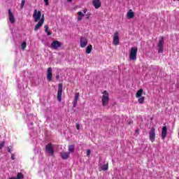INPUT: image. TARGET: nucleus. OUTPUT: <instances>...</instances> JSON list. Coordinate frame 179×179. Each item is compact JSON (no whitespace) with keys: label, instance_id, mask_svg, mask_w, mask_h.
<instances>
[{"label":"nucleus","instance_id":"1","mask_svg":"<svg viewBox=\"0 0 179 179\" xmlns=\"http://www.w3.org/2000/svg\"><path fill=\"white\" fill-rule=\"evenodd\" d=\"M102 96V106L106 107V106H108V101H110L109 94L107 90L103 92Z\"/></svg>","mask_w":179,"mask_h":179},{"label":"nucleus","instance_id":"2","mask_svg":"<svg viewBox=\"0 0 179 179\" xmlns=\"http://www.w3.org/2000/svg\"><path fill=\"white\" fill-rule=\"evenodd\" d=\"M138 54V48L132 47L130 50L129 59L130 61L136 60V55Z\"/></svg>","mask_w":179,"mask_h":179},{"label":"nucleus","instance_id":"3","mask_svg":"<svg viewBox=\"0 0 179 179\" xmlns=\"http://www.w3.org/2000/svg\"><path fill=\"white\" fill-rule=\"evenodd\" d=\"M157 47L159 48L158 52L159 54L163 52V50L164 48V37H161V39L159 41V43L157 44Z\"/></svg>","mask_w":179,"mask_h":179},{"label":"nucleus","instance_id":"4","mask_svg":"<svg viewBox=\"0 0 179 179\" xmlns=\"http://www.w3.org/2000/svg\"><path fill=\"white\" fill-rule=\"evenodd\" d=\"M63 89V86H62V83H59L58 85V91H57V100L59 103H61V101H62V90Z\"/></svg>","mask_w":179,"mask_h":179},{"label":"nucleus","instance_id":"5","mask_svg":"<svg viewBox=\"0 0 179 179\" xmlns=\"http://www.w3.org/2000/svg\"><path fill=\"white\" fill-rule=\"evenodd\" d=\"M149 138L151 142H155V140L156 139V129H155V127H152L150 129L149 132Z\"/></svg>","mask_w":179,"mask_h":179},{"label":"nucleus","instance_id":"6","mask_svg":"<svg viewBox=\"0 0 179 179\" xmlns=\"http://www.w3.org/2000/svg\"><path fill=\"white\" fill-rule=\"evenodd\" d=\"M33 17L35 20L36 22H38V20H41V11L38 10L37 12V10H34V14H33Z\"/></svg>","mask_w":179,"mask_h":179},{"label":"nucleus","instance_id":"7","mask_svg":"<svg viewBox=\"0 0 179 179\" xmlns=\"http://www.w3.org/2000/svg\"><path fill=\"white\" fill-rule=\"evenodd\" d=\"M45 150L48 153H49V155H50V156H54L55 151L54 148H52V144L49 143L46 145Z\"/></svg>","mask_w":179,"mask_h":179},{"label":"nucleus","instance_id":"8","mask_svg":"<svg viewBox=\"0 0 179 179\" xmlns=\"http://www.w3.org/2000/svg\"><path fill=\"white\" fill-rule=\"evenodd\" d=\"M113 45H118L120 44V34L116 31L113 35Z\"/></svg>","mask_w":179,"mask_h":179},{"label":"nucleus","instance_id":"9","mask_svg":"<svg viewBox=\"0 0 179 179\" xmlns=\"http://www.w3.org/2000/svg\"><path fill=\"white\" fill-rule=\"evenodd\" d=\"M62 43H61V42L58 41H54L51 43V48L52 50H58V48H59V47H62Z\"/></svg>","mask_w":179,"mask_h":179},{"label":"nucleus","instance_id":"10","mask_svg":"<svg viewBox=\"0 0 179 179\" xmlns=\"http://www.w3.org/2000/svg\"><path fill=\"white\" fill-rule=\"evenodd\" d=\"M87 43H89V41L86 38L81 37L80 39V47L81 48H85V47L87 45Z\"/></svg>","mask_w":179,"mask_h":179},{"label":"nucleus","instance_id":"11","mask_svg":"<svg viewBox=\"0 0 179 179\" xmlns=\"http://www.w3.org/2000/svg\"><path fill=\"white\" fill-rule=\"evenodd\" d=\"M44 19H45L44 15H43L41 20H39V22L35 26V28H34L35 31H37V30H38V29H40V27H41L43 24H44Z\"/></svg>","mask_w":179,"mask_h":179},{"label":"nucleus","instance_id":"12","mask_svg":"<svg viewBox=\"0 0 179 179\" xmlns=\"http://www.w3.org/2000/svg\"><path fill=\"white\" fill-rule=\"evenodd\" d=\"M47 80L51 82L52 80V68L49 67L47 69Z\"/></svg>","mask_w":179,"mask_h":179},{"label":"nucleus","instance_id":"13","mask_svg":"<svg viewBox=\"0 0 179 179\" xmlns=\"http://www.w3.org/2000/svg\"><path fill=\"white\" fill-rule=\"evenodd\" d=\"M8 17L10 20V22L12 24L15 23V15H13V13L10 10V8L8 9Z\"/></svg>","mask_w":179,"mask_h":179},{"label":"nucleus","instance_id":"14","mask_svg":"<svg viewBox=\"0 0 179 179\" xmlns=\"http://www.w3.org/2000/svg\"><path fill=\"white\" fill-rule=\"evenodd\" d=\"M166 136H167V127L164 126L162 130V139L164 141V139H166Z\"/></svg>","mask_w":179,"mask_h":179},{"label":"nucleus","instance_id":"15","mask_svg":"<svg viewBox=\"0 0 179 179\" xmlns=\"http://www.w3.org/2000/svg\"><path fill=\"white\" fill-rule=\"evenodd\" d=\"M92 5L94 6L95 9H99L101 6V1L100 0H93Z\"/></svg>","mask_w":179,"mask_h":179},{"label":"nucleus","instance_id":"16","mask_svg":"<svg viewBox=\"0 0 179 179\" xmlns=\"http://www.w3.org/2000/svg\"><path fill=\"white\" fill-rule=\"evenodd\" d=\"M78 100H79V93L75 94L74 101L73 102V107L75 108L78 106Z\"/></svg>","mask_w":179,"mask_h":179},{"label":"nucleus","instance_id":"17","mask_svg":"<svg viewBox=\"0 0 179 179\" xmlns=\"http://www.w3.org/2000/svg\"><path fill=\"white\" fill-rule=\"evenodd\" d=\"M69 152H60V156L63 160H68V159H69Z\"/></svg>","mask_w":179,"mask_h":179},{"label":"nucleus","instance_id":"18","mask_svg":"<svg viewBox=\"0 0 179 179\" xmlns=\"http://www.w3.org/2000/svg\"><path fill=\"white\" fill-rule=\"evenodd\" d=\"M135 16V13L132 11V10H129L127 13V18L128 19H133V17Z\"/></svg>","mask_w":179,"mask_h":179},{"label":"nucleus","instance_id":"19","mask_svg":"<svg viewBox=\"0 0 179 179\" xmlns=\"http://www.w3.org/2000/svg\"><path fill=\"white\" fill-rule=\"evenodd\" d=\"M143 93V90L140 89L138 91H137V92L136 94V97L137 99H139V97H141Z\"/></svg>","mask_w":179,"mask_h":179},{"label":"nucleus","instance_id":"20","mask_svg":"<svg viewBox=\"0 0 179 179\" xmlns=\"http://www.w3.org/2000/svg\"><path fill=\"white\" fill-rule=\"evenodd\" d=\"M78 22H80V20H82V18L85 17V14H83V13H82L81 11H78Z\"/></svg>","mask_w":179,"mask_h":179},{"label":"nucleus","instance_id":"21","mask_svg":"<svg viewBox=\"0 0 179 179\" xmlns=\"http://www.w3.org/2000/svg\"><path fill=\"white\" fill-rule=\"evenodd\" d=\"M92 50L93 46L92 45H89L86 48L85 52H87V54H90Z\"/></svg>","mask_w":179,"mask_h":179},{"label":"nucleus","instance_id":"22","mask_svg":"<svg viewBox=\"0 0 179 179\" xmlns=\"http://www.w3.org/2000/svg\"><path fill=\"white\" fill-rule=\"evenodd\" d=\"M75 152V145H69V153H73Z\"/></svg>","mask_w":179,"mask_h":179},{"label":"nucleus","instance_id":"23","mask_svg":"<svg viewBox=\"0 0 179 179\" xmlns=\"http://www.w3.org/2000/svg\"><path fill=\"white\" fill-rule=\"evenodd\" d=\"M23 178H24V176L22 173H18L17 174V177L15 178V179H23Z\"/></svg>","mask_w":179,"mask_h":179},{"label":"nucleus","instance_id":"24","mask_svg":"<svg viewBox=\"0 0 179 179\" xmlns=\"http://www.w3.org/2000/svg\"><path fill=\"white\" fill-rule=\"evenodd\" d=\"M138 103H140V104H143V103H145V96H140L138 98Z\"/></svg>","mask_w":179,"mask_h":179},{"label":"nucleus","instance_id":"25","mask_svg":"<svg viewBox=\"0 0 179 179\" xmlns=\"http://www.w3.org/2000/svg\"><path fill=\"white\" fill-rule=\"evenodd\" d=\"M101 170H103V171H107V170H108V164H103L101 166Z\"/></svg>","mask_w":179,"mask_h":179},{"label":"nucleus","instance_id":"26","mask_svg":"<svg viewBox=\"0 0 179 179\" xmlns=\"http://www.w3.org/2000/svg\"><path fill=\"white\" fill-rule=\"evenodd\" d=\"M26 47H27V43L26 42H23L22 44H21V48L22 50H26Z\"/></svg>","mask_w":179,"mask_h":179},{"label":"nucleus","instance_id":"27","mask_svg":"<svg viewBox=\"0 0 179 179\" xmlns=\"http://www.w3.org/2000/svg\"><path fill=\"white\" fill-rule=\"evenodd\" d=\"M24 3H26V0H22L20 6L21 9H23V8H24Z\"/></svg>","mask_w":179,"mask_h":179},{"label":"nucleus","instance_id":"28","mask_svg":"<svg viewBox=\"0 0 179 179\" xmlns=\"http://www.w3.org/2000/svg\"><path fill=\"white\" fill-rule=\"evenodd\" d=\"M3 146H5V141H2L0 143V150H1V149H2V148H3Z\"/></svg>","mask_w":179,"mask_h":179},{"label":"nucleus","instance_id":"29","mask_svg":"<svg viewBox=\"0 0 179 179\" xmlns=\"http://www.w3.org/2000/svg\"><path fill=\"white\" fill-rule=\"evenodd\" d=\"M8 153H12V146L8 147Z\"/></svg>","mask_w":179,"mask_h":179},{"label":"nucleus","instance_id":"30","mask_svg":"<svg viewBox=\"0 0 179 179\" xmlns=\"http://www.w3.org/2000/svg\"><path fill=\"white\" fill-rule=\"evenodd\" d=\"M76 129H78V131H79L80 129V125L78 123H76Z\"/></svg>","mask_w":179,"mask_h":179},{"label":"nucleus","instance_id":"31","mask_svg":"<svg viewBox=\"0 0 179 179\" xmlns=\"http://www.w3.org/2000/svg\"><path fill=\"white\" fill-rule=\"evenodd\" d=\"M90 153H92V151L90 150H87V156H90Z\"/></svg>","mask_w":179,"mask_h":179},{"label":"nucleus","instance_id":"32","mask_svg":"<svg viewBox=\"0 0 179 179\" xmlns=\"http://www.w3.org/2000/svg\"><path fill=\"white\" fill-rule=\"evenodd\" d=\"M44 27H45V30H48L50 29L48 25H45Z\"/></svg>","mask_w":179,"mask_h":179},{"label":"nucleus","instance_id":"33","mask_svg":"<svg viewBox=\"0 0 179 179\" xmlns=\"http://www.w3.org/2000/svg\"><path fill=\"white\" fill-rule=\"evenodd\" d=\"M11 159L12 160H15V155H13V153H11Z\"/></svg>","mask_w":179,"mask_h":179},{"label":"nucleus","instance_id":"34","mask_svg":"<svg viewBox=\"0 0 179 179\" xmlns=\"http://www.w3.org/2000/svg\"><path fill=\"white\" fill-rule=\"evenodd\" d=\"M43 1H44L45 3L46 6H48V0H43Z\"/></svg>","mask_w":179,"mask_h":179},{"label":"nucleus","instance_id":"35","mask_svg":"<svg viewBox=\"0 0 179 179\" xmlns=\"http://www.w3.org/2000/svg\"><path fill=\"white\" fill-rule=\"evenodd\" d=\"M47 33V35L48 36H51V31H48V32H46Z\"/></svg>","mask_w":179,"mask_h":179},{"label":"nucleus","instance_id":"36","mask_svg":"<svg viewBox=\"0 0 179 179\" xmlns=\"http://www.w3.org/2000/svg\"><path fill=\"white\" fill-rule=\"evenodd\" d=\"M56 79H57V80H59V75L56 76Z\"/></svg>","mask_w":179,"mask_h":179},{"label":"nucleus","instance_id":"37","mask_svg":"<svg viewBox=\"0 0 179 179\" xmlns=\"http://www.w3.org/2000/svg\"><path fill=\"white\" fill-rule=\"evenodd\" d=\"M86 16H87V17H86V20H89V19L90 18V15H87Z\"/></svg>","mask_w":179,"mask_h":179},{"label":"nucleus","instance_id":"38","mask_svg":"<svg viewBox=\"0 0 179 179\" xmlns=\"http://www.w3.org/2000/svg\"><path fill=\"white\" fill-rule=\"evenodd\" d=\"M83 12H84V13H86V12H87V9H84V10H83Z\"/></svg>","mask_w":179,"mask_h":179},{"label":"nucleus","instance_id":"39","mask_svg":"<svg viewBox=\"0 0 179 179\" xmlns=\"http://www.w3.org/2000/svg\"><path fill=\"white\" fill-rule=\"evenodd\" d=\"M45 33L48 32V29H45Z\"/></svg>","mask_w":179,"mask_h":179},{"label":"nucleus","instance_id":"40","mask_svg":"<svg viewBox=\"0 0 179 179\" xmlns=\"http://www.w3.org/2000/svg\"><path fill=\"white\" fill-rule=\"evenodd\" d=\"M67 2H72V0H67Z\"/></svg>","mask_w":179,"mask_h":179},{"label":"nucleus","instance_id":"41","mask_svg":"<svg viewBox=\"0 0 179 179\" xmlns=\"http://www.w3.org/2000/svg\"><path fill=\"white\" fill-rule=\"evenodd\" d=\"M136 132H138V130H136Z\"/></svg>","mask_w":179,"mask_h":179},{"label":"nucleus","instance_id":"42","mask_svg":"<svg viewBox=\"0 0 179 179\" xmlns=\"http://www.w3.org/2000/svg\"><path fill=\"white\" fill-rule=\"evenodd\" d=\"M178 179H179V178H178Z\"/></svg>","mask_w":179,"mask_h":179}]
</instances>
